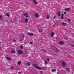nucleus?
Returning a JSON list of instances; mask_svg holds the SVG:
<instances>
[{
	"mask_svg": "<svg viewBox=\"0 0 74 74\" xmlns=\"http://www.w3.org/2000/svg\"><path fill=\"white\" fill-rule=\"evenodd\" d=\"M33 66H35V68L37 69H38L39 70H41V68H40L39 66H37V64H33Z\"/></svg>",
	"mask_w": 74,
	"mask_h": 74,
	"instance_id": "1",
	"label": "nucleus"
},
{
	"mask_svg": "<svg viewBox=\"0 0 74 74\" xmlns=\"http://www.w3.org/2000/svg\"><path fill=\"white\" fill-rule=\"evenodd\" d=\"M23 15L25 16L26 18H29V15L27 13H26L25 14H23Z\"/></svg>",
	"mask_w": 74,
	"mask_h": 74,
	"instance_id": "2",
	"label": "nucleus"
},
{
	"mask_svg": "<svg viewBox=\"0 0 74 74\" xmlns=\"http://www.w3.org/2000/svg\"><path fill=\"white\" fill-rule=\"evenodd\" d=\"M17 52H18V53L19 55H21L22 53V51L18 50V51Z\"/></svg>",
	"mask_w": 74,
	"mask_h": 74,
	"instance_id": "3",
	"label": "nucleus"
},
{
	"mask_svg": "<svg viewBox=\"0 0 74 74\" xmlns=\"http://www.w3.org/2000/svg\"><path fill=\"white\" fill-rule=\"evenodd\" d=\"M59 44H60V45H63L64 44V42L63 41H61L59 42Z\"/></svg>",
	"mask_w": 74,
	"mask_h": 74,
	"instance_id": "4",
	"label": "nucleus"
},
{
	"mask_svg": "<svg viewBox=\"0 0 74 74\" xmlns=\"http://www.w3.org/2000/svg\"><path fill=\"white\" fill-rule=\"evenodd\" d=\"M26 64L27 66H30V62H27L26 63Z\"/></svg>",
	"mask_w": 74,
	"mask_h": 74,
	"instance_id": "5",
	"label": "nucleus"
},
{
	"mask_svg": "<svg viewBox=\"0 0 74 74\" xmlns=\"http://www.w3.org/2000/svg\"><path fill=\"white\" fill-rule=\"evenodd\" d=\"M28 35H29V36H33V34L32 33H28Z\"/></svg>",
	"mask_w": 74,
	"mask_h": 74,
	"instance_id": "6",
	"label": "nucleus"
},
{
	"mask_svg": "<svg viewBox=\"0 0 74 74\" xmlns=\"http://www.w3.org/2000/svg\"><path fill=\"white\" fill-rule=\"evenodd\" d=\"M62 25L63 26H66V25H67V24H66V23L64 22H62Z\"/></svg>",
	"mask_w": 74,
	"mask_h": 74,
	"instance_id": "7",
	"label": "nucleus"
},
{
	"mask_svg": "<svg viewBox=\"0 0 74 74\" xmlns=\"http://www.w3.org/2000/svg\"><path fill=\"white\" fill-rule=\"evenodd\" d=\"M35 15L36 18H38V16H39V15L37 13L35 14Z\"/></svg>",
	"mask_w": 74,
	"mask_h": 74,
	"instance_id": "8",
	"label": "nucleus"
},
{
	"mask_svg": "<svg viewBox=\"0 0 74 74\" xmlns=\"http://www.w3.org/2000/svg\"><path fill=\"white\" fill-rule=\"evenodd\" d=\"M66 63H65V62H62V65L63 66V67H66Z\"/></svg>",
	"mask_w": 74,
	"mask_h": 74,
	"instance_id": "9",
	"label": "nucleus"
},
{
	"mask_svg": "<svg viewBox=\"0 0 74 74\" xmlns=\"http://www.w3.org/2000/svg\"><path fill=\"white\" fill-rule=\"evenodd\" d=\"M69 10H70V9L69 8H67L65 9V10L66 11H69Z\"/></svg>",
	"mask_w": 74,
	"mask_h": 74,
	"instance_id": "10",
	"label": "nucleus"
},
{
	"mask_svg": "<svg viewBox=\"0 0 74 74\" xmlns=\"http://www.w3.org/2000/svg\"><path fill=\"white\" fill-rule=\"evenodd\" d=\"M33 2H34L35 4H38V2L36 1V0H33Z\"/></svg>",
	"mask_w": 74,
	"mask_h": 74,
	"instance_id": "11",
	"label": "nucleus"
},
{
	"mask_svg": "<svg viewBox=\"0 0 74 74\" xmlns=\"http://www.w3.org/2000/svg\"><path fill=\"white\" fill-rule=\"evenodd\" d=\"M25 22L26 23H27L28 22V19L27 18H26L25 20Z\"/></svg>",
	"mask_w": 74,
	"mask_h": 74,
	"instance_id": "12",
	"label": "nucleus"
},
{
	"mask_svg": "<svg viewBox=\"0 0 74 74\" xmlns=\"http://www.w3.org/2000/svg\"><path fill=\"white\" fill-rule=\"evenodd\" d=\"M15 51L14 50H12L11 52L12 53H15Z\"/></svg>",
	"mask_w": 74,
	"mask_h": 74,
	"instance_id": "13",
	"label": "nucleus"
},
{
	"mask_svg": "<svg viewBox=\"0 0 74 74\" xmlns=\"http://www.w3.org/2000/svg\"><path fill=\"white\" fill-rule=\"evenodd\" d=\"M6 59L8 60H12V59L9 57H7L6 58Z\"/></svg>",
	"mask_w": 74,
	"mask_h": 74,
	"instance_id": "14",
	"label": "nucleus"
},
{
	"mask_svg": "<svg viewBox=\"0 0 74 74\" xmlns=\"http://www.w3.org/2000/svg\"><path fill=\"white\" fill-rule=\"evenodd\" d=\"M63 16H64V14H61V19H64V18H63Z\"/></svg>",
	"mask_w": 74,
	"mask_h": 74,
	"instance_id": "15",
	"label": "nucleus"
},
{
	"mask_svg": "<svg viewBox=\"0 0 74 74\" xmlns=\"http://www.w3.org/2000/svg\"><path fill=\"white\" fill-rule=\"evenodd\" d=\"M17 64H18V65H21V62L20 61H18L17 63Z\"/></svg>",
	"mask_w": 74,
	"mask_h": 74,
	"instance_id": "16",
	"label": "nucleus"
},
{
	"mask_svg": "<svg viewBox=\"0 0 74 74\" xmlns=\"http://www.w3.org/2000/svg\"><path fill=\"white\" fill-rule=\"evenodd\" d=\"M52 72H55V71H56V70L55 69H52L51 70Z\"/></svg>",
	"mask_w": 74,
	"mask_h": 74,
	"instance_id": "17",
	"label": "nucleus"
},
{
	"mask_svg": "<svg viewBox=\"0 0 74 74\" xmlns=\"http://www.w3.org/2000/svg\"><path fill=\"white\" fill-rule=\"evenodd\" d=\"M60 11L59 12L58 14V15L59 16H60Z\"/></svg>",
	"mask_w": 74,
	"mask_h": 74,
	"instance_id": "18",
	"label": "nucleus"
},
{
	"mask_svg": "<svg viewBox=\"0 0 74 74\" xmlns=\"http://www.w3.org/2000/svg\"><path fill=\"white\" fill-rule=\"evenodd\" d=\"M55 34L53 32H52L51 34V37H53L54 36Z\"/></svg>",
	"mask_w": 74,
	"mask_h": 74,
	"instance_id": "19",
	"label": "nucleus"
},
{
	"mask_svg": "<svg viewBox=\"0 0 74 74\" xmlns=\"http://www.w3.org/2000/svg\"><path fill=\"white\" fill-rule=\"evenodd\" d=\"M65 69H66V70L67 71H69V69L68 68H65Z\"/></svg>",
	"mask_w": 74,
	"mask_h": 74,
	"instance_id": "20",
	"label": "nucleus"
},
{
	"mask_svg": "<svg viewBox=\"0 0 74 74\" xmlns=\"http://www.w3.org/2000/svg\"><path fill=\"white\" fill-rule=\"evenodd\" d=\"M6 16H10V14L8 13H6Z\"/></svg>",
	"mask_w": 74,
	"mask_h": 74,
	"instance_id": "21",
	"label": "nucleus"
},
{
	"mask_svg": "<svg viewBox=\"0 0 74 74\" xmlns=\"http://www.w3.org/2000/svg\"><path fill=\"white\" fill-rule=\"evenodd\" d=\"M55 49H56V50L57 51H59V49L55 47Z\"/></svg>",
	"mask_w": 74,
	"mask_h": 74,
	"instance_id": "22",
	"label": "nucleus"
},
{
	"mask_svg": "<svg viewBox=\"0 0 74 74\" xmlns=\"http://www.w3.org/2000/svg\"><path fill=\"white\" fill-rule=\"evenodd\" d=\"M49 18V15H47V19H48Z\"/></svg>",
	"mask_w": 74,
	"mask_h": 74,
	"instance_id": "23",
	"label": "nucleus"
},
{
	"mask_svg": "<svg viewBox=\"0 0 74 74\" xmlns=\"http://www.w3.org/2000/svg\"><path fill=\"white\" fill-rule=\"evenodd\" d=\"M2 17H3V16H2V15L0 16V19H1Z\"/></svg>",
	"mask_w": 74,
	"mask_h": 74,
	"instance_id": "24",
	"label": "nucleus"
},
{
	"mask_svg": "<svg viewBox=\"0 0 74 74\" xmlns=\"http://www.w3.org/2000/svg\"><path fill=\"white\" fill-rule=\"evenodd\" d=\"M45 63H46V64H48V62H47V61H45Z\"/></svg>",
	"mask_w": 74,
	"mask_h": 74,
	"instance_id": "25",
	"label": "nucleus"
},
{
	"mask_svg": "<svg viewBox=\"0 0 74 74\" xmlns=\"http://www.w3.org/2000/svg\"><path fill=\"white\" fill-rule=\"evenodd\" d=\"M40 73L41 74H43V71H40Z\"/></svg>",
	"mask_w": 74,
	"mask_h": 74,
	"instance_id": "26",
	"label": "nucleus"
},
{
	"mask_svg": "<svg viewBox=\"0 0 74 74\" xmlns=\"http://www.w3.org/2000/svg\"><path fill=\"white\" fill-rule=\"evenodd\" d=\"M68 21L69 22H70V21H71V20H70V19L69 18H68Z\"/></svg>",
	"mask_w": 74,
	"mask_h": 74,
	"instance_id": "27",
	"label": "nucleus"
},
{
	"mask_svg": "<svg viewBox=\"0 0 74 74\" xmlns=\"http://www.w3.org/2000/svg\"><path fill=\"white\" fill-rule=\"evenodd\" d=\"M64 14H67V12H64Z\"/></svg>",
	"mask_w": 74,
	"mask_h": 74,
	"instance_id": "28",
	"label": "nucleus"
},
{
	"mask_svg": "<svg viewBox=\"0 0 74 74\" xmlns=\"http://www.w3.org/2000/svg\"><path fill=\"white\" fill-rule=\"evenodd\" d=\"M20 48H21V49H23V47H22V46H21L20 47Z\"/></svg>",
	"mask_w": 74,
	"mask_h": 74,
	"instance_id": "29",
	"label": "nucleus"
},
{
	"mask_svg": "<svg viewBox=\"0 0 74 74\" xmlns=\"http://www.w3.org/2000/svg\"><path fill=\"white\" fill-rule=\"evenodd\" d=\"M47 61H48V62H49V58H48L47 59Z\"/></svg>",
	"mask_w": 74,
	"mask_h": 74,
	"instance_id": "30",
	"label": "nucleus"
},
{
	"mask_svg": "<svg viewBox=\"0 0 74 74\" xmlns=\"http://www.w3.org/2000/svg\"><path fill=\"white\" fill-rule=\"evenodd\" d=\"M30 44H33V42H30Z\"/></svg>",
	"mask_w": 74,
	"mask_h": 74,
	"instance_id": "31",
	"label": "nucleus"
},
{
	"mask_svg": "<svg viewBox=\"0 0 74 74\" xmlns=\"http://www.w3.org/2000/svg\"><path fill=\"white\" fill-rule=\"evenodd\" d=\"M74 45H71V46H72V47H74Z\"/></svg>",
	"mask_w": 74,
	"mask_h": 74,
	"instance_id": "32",
	"label": "nucleus"
},
{
	"mask_svg": "<svg viewBox=\"0 0 74 74\" xmlns=\"http://www.w3.org/2000/svg\"><path fill=\"white\" fill-rule=\"evenodd\" d=\"M23 37H25V35L24 34L23 35Z\"/></svg>",
	"mask_w": 74,
	"mask_h": 74,
	"instance_id": "33",
	"label": "nucleus"
},
{
	"mask_svg": "<svg viewBox=\"0 0 74 74\" xmlns=\"http://www.w3.org/2000/svg\"><path fill=\"white\" fill-rule=\"evenodd\" d=\"M39 32H41V30H39Z\"/></svg>",
	"mask_w": 74,
	"mask_h": 74,
	"instance_id": "34",
	"label": "nucleus"
},
{
	"mask_svg": "<svg viewBox=\"0 0 74 74\" xmlns=\"http://www.w3.org/2000/svg\"><path fill=\"white\" fill-rule=\"evenodd\" d=\"M19 74H21L22 73V72H18Z\"/></svg>",
	"mask_w": 74,
	"mask_h": 74,
	"instance_id": "35",
	"label": "nucleus"
},
{
	"mask_svg": "<svg viewBox=\"0 0 74 74\" xmlns=\"http://www.w3.org/2000/svg\"><path fill=\"white\" fill-rule=\"evenodd\" d=\"M13 41L14 42H15L16 41V40H15V39H14Z\"/></svg>",
	"mask_w": 74,
	"mask_h": 74,
	"instance_id": "36",
	"label": "nucleus"
},
{
	"mask_svg": "<svg viewBox=\"0 0 74 74\" xmlns=\"http://www.w3.org/2000/svg\"><path fill=\"white\" fill-rule=\"evenodd\" d=\"M11 69H14V68L12 67L11 68Z\"/></svg>",
	"mask_w": 74,
	"mask_h": 74,
	"instance_id": "37",
	"label": "nucleus"
},
{
	"mask_svg": "<svg viewBox=\"0 0 74 74\" xmlns=\"http://www.w3.org/2000/svg\"><path fill=\"white\" fill-rule=\"evenodd\" d=\"M56 18V16H54V18L55 19V18Z\"/></svg>",
	"mask_w": 74,
	"mask_h": 74,
	"instance_id": "38",
	"label": "nucleus"
},
{
	"mask_svg": "<svg viewBox=\"0 0 74 74\" xmlns=\"http://www.w3.org/2000/svg\"><path fill=\"white\" fill-rule=\"evenodd\" d=\"M55 25H53V26H55Z\"/></svg>",
	"mask_w": 74,
	"mask_h": 74,
	"instance_id": "39",
	"label": "nucleus"
},
{
	"mask_svg": "<svg viewBox=\"0 0 74 74\" xmlns=\"http://www.w3.org/2000/svg\"><path fill=\"white\" fill-rule=\"evenodd\" d=\"M56 40H58V38H56Z\"/></svg>",
	"mask_w": 74,
	"mask_h": 74,
	"instance_id": "40",
	"label": "nucleus"
},
{
	"mask_svg": "<svg viewBox=\"0 0 74 74\" xmlns=\"http://www.w3.org/2000/svg\"><path fill=\"white\" fill-rule=\"evenodd\" d=\"M44 52H45V51H44Z\"/></svg>",
	"mask_w": 74,
	"mask_h": 74,
	"instance_id": "41",
	"label": "nucleus"
},
{
	"mask_svg": "<svg viewBox=\"0 0 74 74\" xmlns=\"http://www.w3.org/2000/svg\"><path fill=\"white\" fill-rule=\"evenodd\" d=\"M1 49V47H0V50Z\"/></svg>",
	"mask_w": 74,
	"mask_h": 74,
	"instance_id": "42",
	"label": "nucleus"
},
{
	"mask_svg": "<svg viewBox=\"0 0 74 74\" xmlns=\"http://www.w3.org/2000/svg\"><path fill=\"white\" fill-rule=\"evenodd\" d=\"M73 1H74V0H73Z\"/></svg>",
	"mask_w": 74,
	"mask_h": 74,
	"instance_id": "43",
	"label": "nucleus"
}]
</instances>
